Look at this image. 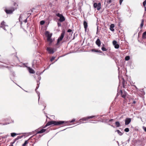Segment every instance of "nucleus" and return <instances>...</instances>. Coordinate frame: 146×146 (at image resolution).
<instances>
[{"mask_svg":"<svg viewBox=\"0 0 146 146\" xmlns=\"http://www.w3.org/2000/svg\"><path fill=\"white\" fill-rule=\"evenodd\" d=\"M36 60H34L33 62V64L34 65L35 64H36Z\"/></svg>","mask_w":146,"mask_h":146,"instance_id":"ea45409f","label":"nucleus"},{"mask_svg":"<svg viewBox=\"0 0 146 146\" xmlns=\"http://www.w3.org/2000/svg\"><path fill=\"white\" fill-rule=\"evenodd\" d=\"M145 94V92H143V94Z\"/></svg>","mask_w":146,"mask_h":146,"instance_id":"bf43d9fd","label":"nucleus"},{"mask_svg":"<svg viewBox=\"0 0 146 146\" xmlns=\"http://www.w3.org/2000/svg\"><path fill=\"white\" fill-rule=\"evenodd\" d=\"M143 129H144V131L146 132V127H143Z\"/></svg>","mask_w":146,"mask_h":146,"instance_id":"a18cd8bd","label":"nucleus"},{"mask_svg":"<svg viewBox=\"0 0 146 146\" xmlns=\"http://www.w3.org/2000/svg\"><path fill=\"white\" fill-rule=\"evenodd\" d=\"M66 129H64V130H62V131H64V130H65Z\"/></svg>","mask_w":146,"mask_h":146,"instance_id":"13d9d810","label":"nucleus"},{"mask_svg":"<svg viewBox=\"0 0 146 146\" xmlns=\"http://www.w3.org/2000/svg\"><path fill=\"white\" fill-rule=\"evenodd\" d=\"M21 18V15H20V17H19V21H20V24L21 25L22 23V21L21 22V21H20V19Z\"/></svg>","mask_w":146,"mask_h":146,"instance_id":"79ce46f5","label":"nucleus"},{"mask_svg":"<svg viewBox=\"0 0 146 146\" xmlns=\"http://www.w3.org/2000/svg\"><path fill=\"white\" fill-rule=\"evenodd\" d=\"M45 35L47 37V41L50 42L49 44L50 45L53 41L52 39L51 38L52 34H50L48 31H46L45 32Z\"/></svg>","mask_w":146,"mask_h":146,"instance_id":"7ed1b4c3","label":"nucleus"},{"mask_svg":"<svg viewBox=\"0 0 146 146\" xmlns=\"http://www.w3.org/2000/svg\"><path fill=\"white\" fill-rule=\"evenodd\" d=\"M75 121V119H73L71 121H68V122L67 123H73V122H74Z\"/></svg>","mask_w":146,"mask_h":146,"instance_id":"f704fd0d","label":"nucleus"},{"mask_svg":"<svg viewBox=\"0 0 146 146\" xmlns=\"http://www.w3.org/2000/svg\"><path fill=\"white\" fill-rule=\"evenodd\" d=\"M54 59H55V57L53 56L50 60V62H52Z\"/></svg>","mask_w":146,"mask_h":146,"instance_id":"4c0bfd02","label":"nucleus"},{"mask_svg":"<svg viewBox=\"0 0 146 146\" xmlns=\"http://www.w3.org/2000/svg\"><path fill=\"white\" fill-rule=\"evenodd\" d=\"M144 19H142L141 20V23L140 25V27L141 28H142L144 25Z\"/></svg>","mask_w":146,"mask_h":146,"instance_id":"5701e85b","label":"nucleus"},{"mask_svg":"<svg viewBox=\"0 0 146 146\" xmlns=\"http://www.w3.org/2000/svg\"><path fill=\"white\" fill-rule=\"evenodd\" d=\"M23 137V136H18L15 139V140L16 141L17 140H18L19 139H21Z\"/></svg>","mask_w":146,"mask_h":146,"instance_id":"393cba45","label":"nucleus"},{"mask_svg":"<svg viewBox=\"0 0 146 146\" xmlns=\"http://www.w3.org/2000/svg\"><path fill=\"white\" fill-rule=\"evenodd\" d=\"M98 27H97V31H98Z\"/></svg>","mask_w":146,"mask_h":146,"instance_id":"680f3d73","label":"nucleus"},{"mask_svg":"<svg viewBox=\"0 0 146 146\" xmlns=\"http://www.w3.org/2000/svg\"><path fill=\"white\" fill-rule=\"evenodd\" d=\"M129 131V129L128 128H126L124 129V131L126 132H128Z\"/></svg>","mask_w":146,"mask_h":146,"instance_id":"c9c22d12","label":"nucleus"},{"mask_svg":"<svg viewBox=\"0 0 146 146\" xmlns=\"http://www.w3.org/2000/svg\"><path fill=\"white\" fill-rule=\"evenodd\" d=\"M46 131V130L44 129H42L41 130L38 132L37 133H42Z\"/></svg>","mask_w":146,"mask_h":146,"instance_id":"f3484780","label":"nucleus"},{"mask_svg":"<svg viewBox=\"0 0 146 146\" xmlns=\"http://www.w3.org/2000/svg\"><path fill=\"white\" fill-rule=\"evenodd\" d=\"M101 49L103 51H106L107 50V49L104 46H103L102 47Z\"/></svg>","mask_w":146,"mask_h":146,"instance_id":"c85d7f7f","label":"nucleus"},{"mask_svg":"<svg viewBox=\"0 0 146 146\" xmlns=\"http://www.w3.org/2000/svg\"><path fill=\"white\" fill-rule=\"evenodd\" d=\"M29 71L31 73L34 74L35 73V71L32 68H29Z\"/></svg>","mask_w":146,"mask_h":146,"instance_id":"a211bd4d","label":"nucleus"},{"mask_svg":"<svg viewBox=\"0 0 146 146\" xmlns=\"http://www.w3.org/2000/svg\"><path fill=\"white\" fill-rule=\"evenodd\" d=\"M130 59V57L129 56H126L125 57V60L126 61H128Z\"/></svg>","mask_w":146,"mask_h":146,"instance_id":"cd10ccee","label":"nucleus"},{"mask_svg":"<svg viewBox=\"0 0 146 146\" xmlns=\"http://www.w3.org/2000/svg\"><path fill=\"white\" fill-rule=\"evenodd\" d=\"M24 22L25 23H26L27 22V19H26L24 21Z\"/></svg>","mask_w":146,"mask_h":146,"instance_id":"49530a36","label":"nucleus"},{"mask_svg":"<svg viewBox=\"0 0 146 146\" xmlns=\"http://www.w3.org/2000/svg\"><path fill=\"white\" fill-rule=\"evenodd\" d=\"M13 146L12 145H10V146Z\"/></svg>","mask_w":146,"mask_h":146,"instance_id":"e2e57ef3","label":"nucleus"},{"mask_svg":"<svg viewBox=\"0 0 146 146\" xmlns=\"http://www.w3.org/2000/svg\"><path fill=\"white\" fill-rule=\"evenodd\" d=\"M17 134L15 133H11V136L12 137H14Z\"/></svg>","mask_w":146,"mask_h":146,"instance_id":"7c9ffc66","label":"nucleus"},{"mask_svg":"<svg viewBox=\"0 0 146 146\" xmlns=\"http://www.w3.org/2000/svg\"><path fill=\"white\" fill-rule=\"evenodd\" d=\"M122 84L123 88H125V80L123 78H122Z\"/></svg>","mask_w":146,"mask_h":146,"instance_id":"b1692460","label":"nucleus"},{"mask_svg":"<svg viewBox=\"0 0 146 146\" xmlns=\"http://www.w3.org/2000/svg\"><path fill=\"white\" fill-rule=\"evenodd\" d=\"M15 10V9L13 7H11L10 9H6L5 11L7 14H12L13 12Z\"/></svg>","mask_w":146,"mask_h":146,"instance_id":"39448f33","label":"nucleus"},{"mask_svg":"<svg viewBox=\"0 0 146 146\" xmlns=\"http://www.w3.org/2000/svg\"><path fill=\"white\" fill-rule=\"evenodd\" d=\"M55 15L59 18H56V19L60 22H63L65 21V18L62 14L55 11Z\"/></svg>","mask_w":146,"mask_h":146,"instance_id":"f257e3e1","label":"nucleus"},{"mask_svg":"<svg viewBox=\"0 0 146 146\" xmlns=\"http://www.w3.org/2000/svg\"><path fill=\"white\" fill-rule=\"evenodd\" d=\"M65 33V31L64 30H63L62 31V32L60 36L59 37L57 40V42L56 44V45H58L59 43V42L61 41L64 38Z\"/></svg>","mask_w":146,"mask_h":146,"instance_id":"f03ea898","label":"nucleus"},{"mask_svg":"<svg viewBox=\"0 0 146 146\" xmlns=\"http://www.w3.org/2000/svg\"><path fill=\"white\" fill-rule=\"evenodd\" d=\"M136 103V102L135 101H134L133 102V103L134 104H135Z\"/></svg>","mask_w":146,"mask_h":146,"instance_id":"09e8293b","label":"nucleus"},{"mask_svg":"<svg viewBox=\"0 0 146 146\" xmlns=\"http://www.w3.org/2000/svg\"><path fill=\"white\" fill-rule=\"evenodd\" d=\"M13 76H15V73L14 72H13Z\"/></svg>","mask_w":146,"mask_h":146,"instance_id":"603ef678","label":"nucleus"},{"mask_svg":"<svg viewBox=\"0 0 146 146\" xmlns=\"http://www.w3.org/2000/svg\"><path fill=\"white\" fill-rule=\"evenodd\" d=\"M37 85H38V86H36V88L35 89V91H36V93H37V94L38 95V100H39V99H40V93L38 92V91H36V90L38 88V87H39V85L40 84V82H39V81H37Z\"/></svg>","mask_w":146,"mask_h":146,"instance_id":"9d476101","label":"nucleus"},{"mask_svg":"<svg viewBox=\"0 0 146 146\" xmlns=\"http://www.w3.org/2000/svg\"><path fill=\"white\" fill-rule=\"evenodd\" d=\"M53 124L55 125V121H50L48 122L46 125L44 127L48 126Z\"/></svg>","mask_w":146,"mask_h":146,"instance_id":"f8f14e48","label":"nucleus"},{"mask_svg":"<svg viewBox=\"0 0 146 146\" xmlns=\"http://www.w3.org/2000/svg\"><path fill=\"white\" fill-rule=\"evenodd\" d=\"M72 31V30L71 29H68L67 30V32L68 33H70Z\"/></svg>","mask_w":146,"mask_h":146,"instance_id":"37998d69","label":"nucleus"},{"mask_svg":"<svg viewBox=\"0 0 146 146\" xmlns=\"http://www.w3.org/2000/svg\"><path fill=\"white\" fill-rule=\"evenodd\" d=\"M120 92L121 97L124 98H125L126 96L127 95V92L125 91L122 92L121 90H120Z\"/></svg>","mask_w":146,"mask_h":146,"instance_id":"0eeeda50","label":"nucleus"},{"mask_svg":"<svg viewBox=\"0 0 146 146\" xmlns=\"http://www.w3.org/2000/svg\"><path fill=\"white\" fill-rule=\"evenodd\" d=\"M117 143H118V144L119 145V142H118V141H117Z\"/></svg>","mask_w":146,"mask_h":146,"instance_id":"052dcab7","label":"nucleus"},{"mask_svg":"<svg viewBox=\"0 0 146 146\" xmlns=\"http://www.w3.org/2000/svg\"><path fill=\"white\" fill-rule=\"evenodd\" d=\"M111 126H112V127H114L113 126V125H111Z\"/></svg>","mask_w":146,"mask_h":146,"instance_id":"4d7b16f0","label":"nucleus"},{"mask_svg":"<svg viewBox=\"0 0 146 146\" xmlns=\"http://www.w3.org/2000/svg\"><path fill=\"white\" fill-rule=\"evenodd\" d=\"M131 121V119L130 118H127L125 120V124L127 125L130 123Z\"/></svg>","mask_w":146,"mask_h":146,"instance_id":"9b49d317","label":"nucleus"},{"mask_svg":"<svg viewBox=\"0 0 146 146\" xmlns=\"http://www.w3.org/2000/svg\"><path fill=\"white\" fill-rule=\"evenodd\" d=\"M116 131H117L118 133L120 136L122 135L123 134L119 130H117Z\"/></svg>","mask_w":146,"mask_h":146,"instance_id":"4be33fe9","label":"nucleus"},{"mask_svg":"<svg viewBox=\"0 0 146 146\" xmlns=\"http://www.w3.org/2000/svg\"><path fill=\"white\" fill-rule=\"evenodd\" d=\"M113 44L114 46L116 44H117V41L115 40H114L113 41Z\"/></svg>","mask_w":146,"mask_h":146,"instance_id":"e433bc0d","label":"nucleus"},{"mask_svg":"<svg viewBox=\"0 0 146 146\" xmlns=\"http://www.w3.org/2000/svg\"><path fill=\"white\" fill-rule=\"evenodd\" d=\"M46 50L49 54H52L54 52V48H53L51 47H47Z\"/></svg>","mask_w":146,"mask_h":146,"instance_id":"20e7f679","label":"nucleus"},{"mask_svg":"<svg viewBox=\"0 0 146 146\" xmlns=\"http://www.w3.org/2000/svg\"><path fill=\"white\" fill-rule=\"evenodd\" d=\"M101 4L100 3H95L94 4V7L95 8H97V10L99 11L101 9Z\"/></svg>","mask_w":146,"mask_h":146,"instance_id":"423d86ee","label":"nucleus"},{"mask_svg":"<svg viewBox=\"0 0 146 146\" xmlns=\"http://www.w3.org/2000/svg\"><path fill=\"white\" fill-rule=\"evenodd\" d=\"M58 59H57V60H55V62H56V61Z\"/></svg>","mask_w":146,"mask_h":146,"instance_id":"6e6d98bb","label":"nucleus"},{"mask_svg":"<svg viewBox=\"0 0 146 146\" xmlns=\"http://www.w3.org/2000/svg\"><path fill=\"white\" fill-rule=\"evenodd\" d=\"M38 79H39L40 80L41 79V77L40 76H39V77H38Z\"/></svg>","mask_w":146,"mask_h":146,"instance_id":"864d4df0","label":"nucleus"},{"mask_svg":"<svg viewBox=\"0 0 146 146\" xmlns=\"http://www.w3.org/2000/svg\"><path fill=\"white\" fill-rule=\"evenodd\" d=\"M68 122V121H55V125H60L63 123H67Z\"/></svg>","mask_w":146,"mask_h":146,"instance_id":"6e6552de","label":"nucleus"},{"mask_svg":"<svg viewBox=\"0 0 146 146\" xmlns=\"http://www.w3.org/2000/svg\"><path fill=\"white\" fill-rule=\"evenodd\" d=\"M14 7H13L15 9V10L17 9L18 5L17 4V3L15 2L14 3Z\"/></svg>","mask_w":146,"mask_h":146,"instance_id":"a878e982","label":"nucleus"},{"mask_svg":"<svg viewBox=\"0 0 146 146\" xmlns=\"http://www.w3.org/2000/svg\"><path fill=\"white\" fill-rule=\"evenodd\" d=\"M146 4V0H145L143 3V6L145 7V6Z\"/></svg>","mask_w":146,"mask_h":146,"instance_id":"58836bf2","label":"nucleus"},{"mask_svg":"<svg viewBox=\"0 0 146 146\" xmlns=\"http://www.w3.org/2000/svg\"><path fill=\"white\" fill-rule=\"evenodd\" d=\"M115 48L116 49H118L119 47V45L118 44H116L114 46Z\"/></svg>","mask_w":146,"mask_h":146,"instance_id":"c756f323","label":"nucleus"},{"mask_svg":"<svg viewBox=\"0 0 146 146\" xmlns=\"http://www.w3.org/2000/svg\"><path fill=\"white\" fill-rule=\"evenodd\" d=\"M91 51L92 52H98L100 53H102V52L100 50H96L95 49H93L91 50Z\"/></svg>","mask_w":146,"mask_h":146,"instance_id":"2eb2a0df","label":"nucleus"},{"mask_svg":"<svg viewBox=\"0 0 146 146\" xmlns=\"http://www.w3.org/2000/svg\"><path fill=\"white\" fill-rule=\"evenodd\" d=\"M113 120V119H111L109 120L110 121H111Z\"/></svg>","mask_w":146,"mask_h":146,"instance_id":"de8ad7c7","label":"nucleus"},{"mask_svg":"<svg viewBox=\"0 0 146 146\" xmlns=\"http://www.w3.org/2000/svg\"><path fill=\"white\" fill-rule=\"evenodd\" d=\"M142 38H146V31L144 32L143 33Z\"/></svg>","mask_w":146,"mask_h":146,"instance_id":"6ab92c4d","label":"nucleus"},{"mask_svg":"<svg viewBox=\"0 0 146 146\" xmlns=\"http://www.w3.org/2000/svg\"><path fill=\"white\" fill-rule=\"evenodd\" d=\"M96 117L95 116L93 115V116H88V117H87V118H88V119H91V118H92L93 117Z\"/></svg>","mask_w":146,"mask_h":146,"instance_id":"473e14b6","label":"nucleus"},{"mask_svg":"<svg viewBox=\"0 0 146 146\" xmlns=\"http://www.w3.org/2000/svg\"><path fill=\"white\" fill-rule=\"evenodd\" d=\"M145 10H146V8L145 7Z\"/></svg>","mask_w":146,"mask_h":146,"instance_id":"0e129e2a","label":"nucleus"},{"mask_svg":"<svg viewBox=\"0 0 146 146\" xmlns=\"http://www.w3.org/2000/svg\"><path fill=\"white\" fill-rule=\"evenodd\" d=\"M111 0H109V1H108L107 2V3L108 4H110V3H111Z\"/></svg>","mask_w":146,"mask_h":146,"instance_id":"a19ab883","label":"nucleus"},{"mask_svg":"<svg viewBox=\"0 0 146 146\" xmlns=\"http://www.w3.org/2000/svg\"><path fill=\"white\" fill-rule=\"evenodd\" d=\"M88 119L87 118V117H83L80 119V120H82L83 121H87Z\"/></svg>","mask_w":146,"mask_h":146,"instance_id":"aec40b11","label":"nucleus"},{"mask_svg":"<svg viewBox=\"0 0 146 146\" xmlns=\"http://www.w3.org/2000/svg\"><path fill=\"white\" fill-rule=\"evenodd\" d=\"M123 0H119V3L120 5H121V3L123 1Z\"/></svg>","mask_w":146,"mask_h":146,"instance_id":"c03bdc74","label":"nucleus"},{"mask_svg":"<svg viewBox=\"0 0 146 146\" xmlns=\"http://www.w3.org/2000/svg\"><path fill=\"white\" fill-rule=\"evenodd\" d=\"M114 27V25L113 24H111L110 26V30L111 31H113L114 30L113 28Z\"/></svg>","mask_w":146,"mask_h":146,"instance_id":"dca6fc26","label":"nucleus"},{"mask_svg":"<svg viewBox=\"0 0 146 146\" xmlns=\"http://www.w3.org/2000/svg\"><path fill=\"white\" fill-rule=\"evenodd\" d=\"M61 22H60L59 21H58L57 22V25L58 26V27H61Z\"/></svg>","mask_w":146,"mask_h":146,"instance_id":"72a5a7b5","label":"nucleus"},{"mask_svg":"<svg viewBox=\"0 0 146 146\" xmlns=\"http://www.w3.org/2000/svg\"><path fill=\"white\" fill-rule=\"evenodd\" d=\"M9 123H5V124H3V125H7L8 124H9Z\"/></svg>","mask_w":146,"mask_h":146,"instance_id":"8fccbe9b","label":"nucleus"},{"mask_svg":"<svg viewBox=\"0 0 146 146\" xmlns=\"http://www.w3.org/2000/svg\"><path fill=\"white\" fill-rule=\"evenodd\" d=\"M5 22H4V21H3L1 23V25H0V27L1 28H3V29L5 30V31H7V30L5 28V27H6V26H7V27L8 26V25H6L5 24Z\"/></svg>","mask_w":146,"mask_h":146,"instance_id":"1a4fd4ad","label":"nucleus"},{"mask_svg":"<svg viewBox=\"0 0 146 146\" xmlns=\"http://www.w3.org/2000/svg\"><path fill=\"white\" fill-rule=\"evenodd\" d=\"M86 122H83V123H86Z\"/></svg>","mask_w":146,"mask_h":146,"instance_id":"69168bd1","label":"nucleus"},{"mask_svg":"<svg viewBox=\"0 0 146 146\" xmlns=\"http://www.w3.org/2000/svg\"><path fill=\"white\" fill-rule=\"evenodd\" d=\"M132 86H135V88H136V89H137V87H136L134 85H132Z\"/></svg>","mask_w":146,"mask_h":146,"instance_id":"3c124183","label":"nucleus"},{"mask_svg":"<svg viewBox=\"0 0 146 146\" xmlns=\"http://www.w3.org/2000/svg\"><path fill=\"white\" fill-rule=\"evenodd\" d=\"M7 135L6 136H5V138H7Z\"/></svg>","mask_w":146,"mask_h":146,"instance_id":"5fc2aeb1","label":"nucleus"},{"mask_svg":"<svg viewBox=\"0 0 146 146\" xmlns=\"http://www.w3.org/2000/svg\"><path fill=\"white\" fill-rule=\"evenodd\" d=\"M28 143V140H26L25 141L24 143L23 144L22 146H25V145Z\"/></svg>","mask_w":146,"mask_h":146,"instance_id":"bb28decb","label":"nucleus"},{"mask_svg":"<svg viewBox=\"0 0 146 146\" xmlns=\"http://www.w3.org/2000/svg\"><path fill=\"white\" fill-rule=\"evenodd\" d=\"M96 44L98 46H100L101 45V41L100 39L98 38L96 42Z\"/></svg>","mask_w":146,"mask_h":146,"instance_id":"ddd939ff","label":"nucleus"},{"mask_svg":"<svg viewBox=\"0 0 146 146\" xmlns=\"http://www.w3.org/2000/svg\"><path fill=\"white\" fill-rule=\"evenodd\" d=\"M44 23L45 21L43 20L41 21L40 22V24L41 25H44Z\"/></svg>","mask_w":146,"mask_h":146,"instance_id":"2f4dec72","label":"nucleus"},{"mask_svg":"<svg viewBox=\"0 0 146 146\" xmlns=\"http://www.w3.org/2000/svg\"><path fill=\"white\" fill-rule=\"evenodd\" d=\"M115 124L117 127H119L120 126V124L119 121H116L115 122Z\"/></svg>","mask_w":146,"mask_h":146,"instance_id":"412c9836","label":"nucleus"},{"mask_svg":"<svg viewBox=\"0 0 146 146\" xmlns=\"http://www.w3.org/2000/svg\"><path fill=\"white\" fill-rule=\"evenodd\" d=\"M83 24L84 26V28L85 29V31L86 32L87 31V28L88 27V24L87 22L85 21H84Z\"/></svg>","mask_w":146,"mask_h":146,"instance_id":"4468645a","label":"nucleus"}]
</instances>
